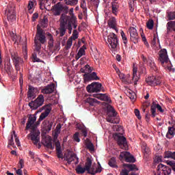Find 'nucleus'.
Here are the masks:
<instances>
[{"instance_id":"22","label":"nucleus","mask_w":175,"mask_h":175,"mask_svg":"<svg viewBox=\"0 0 175 175\" xmlns=\"http://www.w3.org/2000/svg\"><path fill=\"white\" fill-rule=\"evenodd\" d=\"M55 88V84L51 83L49 85H47L44 89H42L41 92L42 94H52V92H54Z\"/></svg>"},{"instance_id":"35","label":"nucleus","mask_w":175,"mask_h":175,"mask_svg":"<svg viewBox=\"0 0 175 175\" xmlns=\"http://www.w3.org/2000/svg\"><path fill=\"white\" fill-rule=\"evenodd\" d=\"M148 65L154 72H157V70H158L157 66H155V62H154V61L152 59H148Z\"/></svg>"},{"instance_id":"5","label":"nucleus","mask_w":175,"mask_h":175,"mask_svg":"<svg viewBox=\"0 0 175 175\" xmlns=\"http://www.w3.org/2000/svg\"><path fill=\"white\" fill-rule=\"evenodd\" d=\"M36 121V116L35 115H30L26 124V131H28V129H32V128L38 129V126L40 125V122H42V120H40V118H39L38 121Z\"/></svg>"},{"instance_id":"17","label":"nucleus","mask_w":175,"mask_h":175,"mask_svg":"<svg viewBox=\"0 0 175 175\" xmlns=\"http://www.w3.org/2000/svg\"><path fill=\"white\" fill-rule=\"evenodd\" d=\"M129 32L130 33V40L136 44V43L139 42V34L137 33V30L136 28L131 27L129 29Z\"/></svg>"},{"instance_id":"59","label":"nucleus","mask_w":175,"mask_h":175,"mask_svg":"<svg viewBox=\"0 0 175 175\" xmlns=\"http://www.w3.org/2000/svg\"><path fill=\"white\" fill-rule=\"evenodd\" d=\"M10 146H14V141L13 140V134L11 135L10 139L8 141Z\"/></svg>"},{"instance_id":"58","label":"nucleus","mask_w":175,"mask_h":175,"mask_svg":"<svg viewBox=\"0 0 175 175\" xmlns=\"http://www.w3.org/2000/svg\"><path fill=\"white\" fill-rule=\"evenodd\" d=\"M134 113H135L137 118H138V120H142V116H140V111H139V109H135L134 111Z\"/></svg>"},{"instance_id":"8","label":"nucleus","mask_w":175,"mask_h":175,"mask_svg":"<svg viewBox=\"0 0 175 175\" xmlns=\"http://www.w3.org/2000/svg\"><path fill=\"white\" fill-rule=\"evenodd\" d=\"M11 58L13 61L15 69L17 73H18V72L21 71V65L24 64V60H23V58L18 57L16 53H12Z\"/></svg>"},{"instance_id":"12","label":"nucleus","mask_w":175,"mask_h":175,"mask_svg":"<svg viewBox=\"0 0 175 175\" xmlns=\"http://www.w3.org/2000/svg\"><path fill=\"white\" fill-rule=\"evenodd\" d=\"M146 81L148 85L155 87V85H161L162 83V78L161 77L152 76L146 79Z\"/></svg>"},{"instance_id":"63","label":"nucleus","mask_w":175,"mask_h":175,"mask_svg":"<svg viewBox=\"0 0 175 175\" xmlns=\"http://www.w3.org/2000/svg\"><path fill=\"white\" fill-rule=\"evenodd\" d=\"M68 29L69 31V33H72V26L70 25V23H69L68 25L67 24L66 26V31Z\"/></svg>"},{"instance_id":"53","label":"nucleus","mask_w":175,"mask_h":175,"mask_svg":"<svg viewBox=\"0 0 175 175\" xmlns=\"http://www.w3.org/2000/svg\"><path fill=\"white\" fill-rule=\"evenodd\" d=\"M85 75H88L89 73H91V72H92V70L91 69V67L90 66V65L86 64L85 66Z\"/></svg>"},{"instance_id":"56","label":"nucleus","mask_w":175,"mask_h":175,"mask_svg":"<svg viewBox=\"0 0 175 175\" xmlns=\"http://www.w3.org/2000/svg\"><path fill=\"white\" fill-rule=\"evenodd\" d=\"M23 50L24 58H25V59H27L28 55H27V46H23Z\"/></svg>"},{"instance_id":"6","label":"nucleus","mask_w":175,"mask_h":175,"mask_svg":"<svg viewBox=\"0 0 175 175\" xmlns=\"http://www.w3.org/2000/svg\"><path fill=\"white\" fill-rule=\"evenodd\" d=\"M44 103V96L42 94H40L36 100H32L29 103V106L32 110H36V109L40 107V106H43Z\"/></svg>"},{"instance_id":"3","label":"nucleus","mask_w":175,"mask_h":175,"mask_svg":"<svg viewBox=\"0 0 175 175\" xmlns=\"http://www.w3.org/2000/svg\"><path fill=\"white\" fill-rule=\"evenodd\" d=\"M117 111L113 107H110L107 109L106 120L107 122L111 124H120V118L117 116Z\"/></svg>"},{"instance_id":"55","label":"nucleus","mask_w":175,"mask_h":175,"mask_svg":"<svg viewBox=\"0 0 175 175\" xmlns=\"http://www.w3.org/2000/svg\"><path fill=\"white\" fill-rule=\"evenodd\" d=\"M57 131L55 132L54 139H57L58 137V133L61 132V124H58L56 127Z\"/></svg>"},{"instance_id":"11","label":"nucleus","mask_w":175,"mask_h":175,"mask_svg":"<svg viewBox=\"0 0 175 175\" xmlns=\"http://www.w3.org/2000/svg\"><path fill=\"white\" fill-rule=\"evenodd\" d=\"M107 40L111 49L116 50L117 46H118V38H117V35L114 33H110L107 37Z\"/></svg>"},{"instance_id":"9","label":"nucleus","mask_w":175,"mask_h":175,"mask_svg":"<svg viewBox=\"0 0 175 175\" xmlns=\"http://www.w3.org/2000/svg\"><path fill=\"white\" fill-rule=\"evenodd\" d=\"M53 14L54 16H60L62 12L68 14L69 7L61 4V2L57 3L53 7Z\"/></svg>"},{"instance_id":"20","label":"nucleus","mask_w":175,"mask_h":175,"mask_svg":"<svg viewBox=\"0 0 175 175\" xmlns=\"http://www.w3.org/2000/svg\"><path fill=\"white\" fill-rule=\"evenodd\" d=\"M38 88L32 86V85H29V90L27 92V98L28 99H35L36 98V94L38 92Z\"/></svg>"},{"instance_id":"44","label":"nucleus","mask_w":175,"mask_h":175,"mask_svg":"<svg viewBox=\"0 0 175 175\" xmlns=\"http://www.w3.org/2000/svg\"><path fill=\"white\" fill-rule=\"evenodd\" d=\"M48 38L49 39V41L48 42V44L49 47H53L54 46V39L53 38V35L51 33H48Z\"/></svg>"},{"instance_id":"21","label":"nucleus","mask_w":175,"mask_h":175,"mask_svg":"<svg viewBox=\"0 0 175 175\" xmlns=\"http://www.w3.org/2000/svg\"><path fill=\"white\" fill-rule=\"evenodd\" d=\"M4 66H5L4 69L6 72V73L9 76H10V75H12V72L13 70V67H12V64L10 63V59H9V58L6 59V60L5 61Z\"/></svg>"},{"instance_id":"10","label":"nucleus","mask_w":175,"mask_h":175,"mask_svg":"<svg viewBox=\"0 0 175 175\" xmlns=\"http://www.w3.org/2000/svg\"><path fill=\"white\" fill-rule=\"evenodd\" d=\"M113 137L118 142V146L121 147V148H126V147H128L126 138H125V137L121 135V134L116 133L113 134Z\"/></svg>"},{"instance_id":"7","label":"nucleus","mask_w":175,"mask_h":175,"mask_svg":"<svg viewBox=\"0 0 175 175\" xmlns=\"http://www.w3.org/2000/svg\"><path fill=\"white\" fill-rule=\"evenodd\" d=\"M43 110H44V111L42 113ZM51 104L45 105L40 108L38 110V113H41L39 117L40 121H43V120L47 118L50 113H51Z\"/></svg>"},{"instance_id":"52","label":"nucleus","mask_w":175,"mask_h":175,"mask_svg":"<svg viewBox=\"0 0 175 175\" xmlns=\"http://www.w3.org/2000/svg\"><path fill=\"white\" fill-rule=\"evenodd\" d=\"M32 61H33V62H42V60H40V59L38 58L36 53L32 54Z\"/></svg>"},{"instance_id":"28","label":"nucleus","mask_w":175,"mask_h":175,"mask_svg":"<svg viewBox=\"0 0 175 175\" xmlns=\"http://www.w3.org/2000/svg\"><path fill=\"white\" fill-rule=\"evenodd\" d=\"M139 79H140V77L137 76V68L134 67L133 69V81H134L135 85L137 84Z\"/></svg>"},{"instance_id":"34","label":"nucleus","mask_w":175,"mask_h":175,"mask_svg":"<svg viewBox=\"0 0 175 175\" xmlns=\"http://www.w3.org/2000/svg\"><path fill=\"white\" fill-rule=\"evenodd\" d=\"M92 166V160L90 157H88L85 163V169L86 171H90V168Z\"/></svg>"},{"instance_id":"42","label":"nucleus","mask_w":175,"mask_h":175,"mask_svg":"<svg viewBox=\"0 0 175 175\" xmlns=\"http://www.w3.org/2000/svg\"><path fill=\"white\" fill-rule=\"evenodd\" d=\"M111 8H112V13L113 14H117V12H118V3H111Z\"/></svg>"},{"instance_id":"40","label":"nucleus","mask_w":175,"mask_h":175,"mask_svg":"<svg viewBox=\"0 0 175 175\" xmlns=\"http://www.w3.org/2000/svg\"><path fill=\"white\" fill-rule=\"evenodd\" d=\"M142 150L145 154H150V148L147 146V144L146 142H143L142 144Z\"/></svg>"},{"instance_id":"62","label":"nucleus","mask_w":175,"mask_h":175,"mask_svg":"<svg viewBox=\"0 0 175 175\" xmlns=\"http://www.w3.org/2000/svg\"><path fill=\"white\" fill-rule=\"evenodd\" d=\"M47 23H49V21H47V19H46V18L42 19V26L44 27H47Z\"/></svg>"},{"instance_id":"45","label":"nucleus","mask_w":175,"mask_h":175,"mask_svg":"<svg viewBox=\"0 0 175 175\" xmlns=\"http://www.w3.org/2000/svg\"><path fill=\"white\" fill-rule=\"evenodd\" d=\"M120 35L122 36L124 44H125V46H126V44H128V38H126V35H125V33L123 31H121Z\"/></svg>"},{"instance_id":"60","label":"nucleus","mask_w":175,"mask_h":175,"mask_svg":"<svg viewBox=\"0 0 175 175\" xmlns=\"http://www.w3.org/2000/svg\"><path fill=\"white\" fill-rule=\"evenodd\" d=\"M19 75H20V77H19L20 85H23L24 81L23 79V73L21 72V71H19Z\"/></svg>"},{"instance_id":"50","label":"nucleus","mask_w":175,"mask_h":175,"mask_svg":"<svg viewBox=\"0 0 175 175\" xmlns=\"http://www.w3.org/2000/svg\"><path fill=\"white\" fill-rule=\"evenodd\" d=\"M72 44H73V40L70 38H68L67 40L66 49V50H69L72 47Z\"/></svg>"},{"instance_id":"36","label":"nucleus","mask_w":175,"mask_h":175,"mask_svg":"<svg viewBox=\"0 0 175 175\" xmlns=\"http://www.w3.org/2000/svg\"><path fill=\"white\" fill-rule=\"evenodd\" d=\"M77 174H84L85 173V167H81V165H77V167L75 169Z\"/></svg>"},{"instance_id":"48","label":"nucleus","mask_w":175,"mask_h":175,"mask_svg":"<svg viewBox=\"0 0 175 175\" xmlns=\"http://www.w3.org/2000/svg\"><path fill=\"white\" fill-rule=\"evenodd\" d=\"M146 27L148 29H152L154 28V21L152 19H150L146 23Z\"/></svg>"},{"instance_id":"33","label":"nucleus","mask_w":175,"mask_h":175,"mask_svg":"<svg viewBox=\"0 0 175 175\" xmlns=\"http://www.w3.org/2000/svg\"><path fill=\"white\" fill-rule=\"evenodd\" d=\"M174 135H175L174 128L169 126L168 131L166 134V137H167V139H172V137H173L174 136Z\"/></svg>"},{"instance_id":"13","label":"nucleus","mask_w":175,"mask_h":175,"mask_svg":"<svg viewBox=\"0 0 175 175\" xmlns=\"http://www.w3.org/2000/svg\"><path fill=\"white\" fill-rule=\"evenodd\" d=\"M159 61L161 62L162 66H165V64L169 63V57L167 56V51L163 49L159 52Z\"/></svg>"},{"instance_id":"1","label":"nucleus","mask_w":175,"mask_h":175,"mask_svg":"<svg viewBox=\"0 0 175 175\" xmlns=\"http://www.w3.org/2000/svg\"><path fill=\"white\" fill-rule=\"evenodd\" d=\"M70 24V26H73L74 29L77 28V24L76 23V17L65 15L62 14L60 17V27L59 28V37L62 38L66 33V25Z\"/></svg>"},{"instance_id":"47","label":"nucleus","mask_w":175,"mask_h":175,"mask_svg":"<svg viewBox=\"0 0 175 175\" xmlns=\"http://www.w3.org/2000/svg\"><path fill=\"white\" fill-rule=\"evenodd\" d=\"M86 172H88V173H89V174L96 175L98 173V172H102V170H100L95 171V168H94L93 167H90L89 168V171H86Z\"/></svg>"},{"instance_id":"29","label":"nucleus","mask_w":175,"mask_h":175,"mask_svg":"<svg viewBox=\"0 0 175 175\" xmlns=\"http://www.w3.org/2000/svg\"><path fill=\"white\" fill-rule=\"evenodd\" d=\"M85 49H87L85 45H83L81 48L79 49L78 53L75 56L76 59H80V58H81V57L85 54Z\"/></svg>"},{"instance_id":"61","label":"nucleus","mask_w":175,"mask_h":175,"mask_svg":"<svg viewBox=\"0 0 175 175\" xmlns=\"http://www.w3.org/2000/svg\"><path fill=\"white\" fill-rule=\"evenodd\" d=\"M146 67L142 66L139 70V73L141 75H146Z\"/></svg>"},{"instance_id":"38","label":"nucleus","mask_w":175,"mask_h":175,"mask_svg":"<svg viewBox=\"0 0 175 175\" xmlns=\"http://www.w3.org/2000/svg\"><path fill=\"white\" fill-rule=\"evenodd\" d=\"M124 166L126 167H127L128 169H129V170H131V171H135V172H137V170H139V168H137V167L136 166V165L135 164H124Z\"/></svg>"},{"instance_id":"14","label":"nucleus","mask_w":175,"mask_h":175,"mask_svg":"<svg viewBox=\"0 0 175 175\" xmlns=\"http://www.w3.org/2000/svg\"><path fill=\"white\" fill-rule=\"evenodd\" d=\"M157 175H170L172 173V168L160 163L157 166Z\"/></svg>"},{"instance_id":"24","label":"nucleus","mask_w":175,"mask_h":175,"mask_svg":"<svg viewBox=\"0 0 175 175\" xmlns=\"http://www.w3.org/2000/svg\"><path fill=\"white\" fill-rule=\"evenodd\" d=\"M93 96L100 99V100H104V102H110V97L106 95V94H95Z\"/></svg>"},{"instance_id":"23","label":"nucleus","mask_w":175,"mask_h":175,"mask_svg":"<svg viewBox=\"0 0 175 175\" xmlns=\"http://www.w3.org/2000/svg\"><path fill=\"white\" fill-rule=\"evenodd\" d=\"M108 25L109 28H112V29H114L116 32H118V29L117 28V21L116 20L115 17H111L108 21Z\"/></svg>"},{"instance_id":"32","label":"nucleus","mask_w":175,"mask_h":175,"mask_svg":"<svg viewBox=\"0 0 175 175\" xmlns=\"http://www.w3.org/2000/svg\"><path fill=\"white\" fill-rule=\"evenodd\" d=\"M108 165L111 167L118 169V165H117V160L116 159V157H111L109 161Z\"/></svg>"},{"instance_id":"46","label":"nucleus","mask_w":175,"mask_h":175,"mask_svg":"<svg viewBox=\"0 0 175 175\" xmlns=\"http://www.w3.org/2000/svg\"><path fill=\"white\" fill-rule=\"evenodd\" d=\"M86 148H88V150H90V151L95 150V147L94 146V144L90 141L86 143Z\"/></svg>"},{"instance_id":"49","label":"nucleus","mask_w":175,"mask_h":175,"mask_svg":"<svg viewBox=\"0 0 175 175\" xmlns=\"http://www.w3.org/2000/svg\"><path fill=\"white\" fill-rule=\"evenodd\" d=\"M79 38V31L77 29H74L72 31V35L70 38H72V40H76Z\"/></svg>"},{"instance_id":"25","label":"nucleus","mask_w":175,"mask_h":175,"mask_svg":"<svg viewBox=\"0 0 175 175\" xmlns=\"http://www.w3.org/2000/svg\"><path fill=\"white\" fill-rule=\"evenodd\" d=\"M76 159L77 161H79V158L75 153H71L70 155L68 154L66 156L64 160L66 161L68 163V165H70L73 161Z\"/></svg>"},{"instance_id":"4","label":"nucleus","mask_w":175,"mask_h":175,"mask_svg":"<svg viewBox=\"0 0 175 175\" xmlns=\"http://www.w3.org/2000/svg\"><path fill=\"white\" fill-rule=\"evenodd\" d=\"M30 129L31 131L27 137H30L34 146H38V148H40V131L38 129H36L35 127H32Z\"/></svg>"},{"instance_id":"31","label":"nucleus","mask_w":175,"mask_h":175,"mask_svg":"<svg viewBox=\"0 0 175 175\" xmlns=\"http://www.w3.org/2000/svg\"><path fill=\"white\" fill-rule=\"evenodd\" d=\"M172 29L175 31V21H170L167 23V33L172 32Z\"/></svg>"},{"instance_id":"18","label":"nucleus","mask_w":175,"mask_h":175,"mask_svg":"<svg viewBox=\"0 0 175 175\" xmlns=\"http://www.w3.org/2000/svg\"><path fill=\"white\" fill-rule=\"evenodd\" d=\"M120 158H121V159H125L126 162H131L132 163L136 162V159L129 152H120Z\"/></svg>"},{"instance_id":"39","label":"nucleus","mask_w":175,"mask_h":175,"mask_svg":"<svg viewBox=\"0 0 175 175\" xmlns=\"http://www.w3.org/2000/svg\"><path fill=\"white\" fill-rule=\"evenodd\" d=\"M150 111H151L150 116L152 118H155V116H157V108H155V106L154 105V103H152L150 106Z\"/></svg>"},{"instance_id":"64","label":"nucleus","mask_w":175,"mask_h":175,"mask_svg":"<svg viewBox=\"0 0 175 175\" xmlns=\"http://www.w3.org/2000/svg\"><path fill=\"white\" fill-rule=\"evenodd\" d=\"M11 38L13 42H17V35L14 34V33H12V34L11 35Z\"/></svg>"},{"instance_id":"16","label":"nucleus","mask_w":175,"mask_h":175,"mask_svg":"<svg viewBox=\"0 0 175 175\" xmlns=\"http://www.w3.org/2000/svg\"><path fill=\"white\" fill-rule=\"evenodd\" d=\"M88 92H100L102 90V83L93 82L86 87Z\"/></svg>"},{"instance_id":"19","label":"nucleus","mask_w":175,"mask_h":175,"mask_svg":"<svg viewBox=\"0 0 175 175\" xmlns=\"http://www.w3.org/2000/svg\"><path fill=\"white\" fill-rule=\"evenodd\" d=\"M83 80L85 83H88V81H93L94 80H99V77L96 75V72H93L89 74H84Z\"/></svg>"},{"instance_id":"27","label":"nucleus","mask_w":175,"mask_h":175,"mask_svg":"<svg viewBox=\"0 0 175 175\" xmlns=\"http://www.w3.org/2000/svg\"><path fill=\"white\" fill-rule=\"evenodd\" d=\"M43 144L46 148H50L51 150H54V146H53V143L51 142V138H46L43 141Z\"/></svg>"},{"instance_id":"41","label":"nucleus","mask_w":175,"mask_h":175,"mask_svg":"<svg viewBox=\"0 0 175 175\" xmlns=\"http://www.w3.org/2000/svg\"><path fill=\"white\" fill-rule=\"evenodd\" d=\"M66 5H70V6H76L79 3V0H64Z\"/></svg>"},{"instance_id":"43","label":"nucleus","mask_w":175,"mask_h":175,"mask_svg":"<svg viewBox=\"0 0 175 175\" xmlns=\"http://www.w3.org/2000/svg\"><path fill=\"white\" fill-rule=\"evenodd\" d=\"M86 102L90 105V106H95V103H98V100L92 98H88Z\"/></svg>"},{"instance_id":"30","label":"nucleus","mask_w":175,"mask_h":175,"mask_svg":"<svg viewBox=\"0 0 175 175\" xmlns=\"http://www.w3.org/2000/svg\"><path fill=\"white\" fill-rule=\"evenodd\" d=\"M164 158L165 159H174V161H175V151H165L164 152Z\"/></svg>"},{"instance_id":"26","label":"nucleus","mask_w":175,"mask_h":175,"mask_svg":"<svg viewBox=\"0 0 175 175\" xmlns=\"http://www.w3.org/2000/svg\"><path fill=\"white\" fill-rule=\"evenodd\" d=\"M55 146L57 158H62V159H63L64 154H62V150H61V144L59 143V141L55 142Z\"/></svg>"},{"instance_id":"57","label":"nucleus","mask_w":175,"mask_h":175,"mask_svg":"<svg viewBox=\"0 0 175 175\" xmlns=\"http://www.w3.org/2000/svg\"><path fill=\"white\" fill-rule=\"evenodd\" d=\"M73 139L75 142H77V143H80V138L79 137V133L77 132L73 135Z\"/></svg>"},{"instance_id":"54","label":"nucleus","mask_w":175,"mask_h":175,"mask_svg":"<svg viewBox=\"0 0 175 175\" xmlns=\"http://www.w3.org/2000/svg\"><path fill=\"white\" fill-rule=\"evenodd\" d=\"M152 103H154V105L155 106V109H157V110H159L160 113H163L164 111L162 109V107H161L159 104H157V103L155 102H153Z\"/></svg>"},{"instance_id":"37","label":"nucleus","mask_w":175,"mask_h":175,"mask_svg":"<svg viewBox=\"0 0 175 175\" xmlns=\"http://www.w3.org/2000/svg\"><path fill=\"white\" fill-rule=\"evenodd\" d=\"M53 125H54V122L48 120L47 124L45 125V131H46V132H50V131H51V128H53Z\"/></svg>"},{"instance_id":"2","label":"nucleus","mask_w":175,"mask_h":175,"mask_svg":"<svg viewBox=\"0 0 175 175\" xmlns=\"http://www.w3.org/2000/svg\"><path fill=\"white\" fill-rule=\"evenodd\" d=\"M34 43L35 51L39 54L42 49V44L46 43V34L39 25H37V32L34 38Z\"/></svg>"},{"instance_id":"15","label":"nucleus","mask_w":175,"mask_h":175,"mask_svg":"<svg viewBox=\"0 0 175 175\" xmlns=\"http://www.w3.org/2000/svg\"><path fill=\"white\" fill-rule=\"evenodd\" d=\"M5 13H7V18L8 21H16V11L14 10V5H9L8 9L5 10Z\"/></svg>"},{"instance_id":"51","label":"nucleus","mask_w":175,"mask_h":175,"mask_svg":"<svg viewBox=\"0 0 175 175\" xmlns=\"http://www.w3.org/2000/svg\"><path fill=\"white\" fill-rule=\"evenodd\" d=\"M167 165H169V166H170L171 169H172L175 173V161H167Z\"/></svg>"}]
</instances>
